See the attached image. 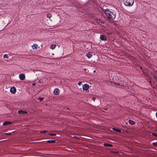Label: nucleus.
Returning a JSON list of instances; mask_svg holds the SVG:
<instances>
[{"label":"nucleus","instance_id":"f257e3e1","mask_svg":"<svg viewBox=\"0 0 157 157\" xmlns=\"http://www.w3.org/2000/svg\"><path fill=\"white\" fill-rule=\"evenodd\" d=\"M105 16L108 20L112 21L116 17V13L114 10H109L108 9H106L105 12Z\"/></svg>","mask_w":157,"mask_h":157},{"label":"nucleus","instance_id":"f03ea898","mask_svg":"<svg viewBox=\"0 0 157 157\" xmlns=\"http://www.w3.org/2000/svg\"><path fill=\"white\" fill-rule=\"evenodd\" d=\"M123 2L125 6H131L133 5L134 1V0H123Z\"/></svg>","mask_w":157,"mask_h":157},{"label":"nucleus","instance_id":"7ed1b4c3","mask_svg":"<svg viewBox=\"0 0 157 157\" xmlns=\"http://www.w3.org/2000/svg\"><path fill=\"white\" fill-rule=\"evenodd\" d=\"M89 86L88 84H85L82 86V88L83 90H87L89 88Z\"/></svg>","mask_w":157,"mask_h":157},{"label":"nucleus","instance_id":"20e7f679","mask_svg":"<svg viewBox=\"0 0 157 157\" xmlns=\"http://www.w3.org/2000/svg\"><path fill=\"white\" fill-rule=\"evenodd\" d=\"M16 91V90L15 87H12L10 88V91L13 94H15Z\"/></svg>","mask_w":157,"mask_h":157},{"label":"nucleus","instance_id":"39448f33","mask_svg":"<svg viewBox=\"0 0 157 157\" xmlns=\"http://www.w3.org/2000/svg\"><path fill=\"white\" fill-rule=\"evenodd\" d=\"M19 78L21 80H23L25 79V76L24 74H20L19 75Z\"/></svg>","mask_w":157,"mask_h":157},{"label":"nucleus","instance_id":"423d86ee","mask_svg":"<svg viewBox=\"0 0 157 157\" xmlns=\"http://www.w3.org/2000/svg\"><path fill=\"white\" fill-rule=\"evenodd\" d=\"M55 95H58L59 93V90L58 88H55L53 91Z\"/></svg>","mask_w":157,"mask_h":157},{"label":"nucleus","instance_id":"0eeeda50","mask_svg":"<svg viewBox=\"0 0 157 157\" xmlns=\"http://www.w3.org/2000/svg\"><path fill=\"white\" fill-rule=\"evenodd\" d=\"M100 39L102 40H106L107 38L106 36L104 35H101Z\"/></svg>","mask_w":157,"mask_h":157},{"label":"nucleus","instance_id":"6e6552de","mask_svg":"<svg viewBox=\"0 0 157 157\" xmlns=\"http://www.w3.org/2000/svg\"><path fill=\"white\" fill-rule=\"evenodd\" d=\"M18 113L19 114H24L27 113V112L25 111H22L21 110H20L18 111Z\"/></svg>","mask_w":157,"mask_h":157},{"label":"nucleus","instance_id":"1a4fd4ad","mask_svg":"<svg viewBox=\"0 0 157 157\" xmlns=\"http://www.w3.org/2000/svg\"><path fill=\"white\" fill-rule=\"evenodd\" d=\"M32 47L33 49H36L37 48L38 45L36 44H34L32 46Z\"/></svg>","mask_w":157,"mask_h":157},{"label":"nucleus","instance_id":"9d476101","mask_svg":"<svg viewBox=\"0 0 157 157\" xmlns=\"http://www.w3.org/2000/svg\"><path fill=\"white\" fill-rule=\"evenodd\" d=\"M12 122L10 121H5L3 123V125H6L8 124H12Z\"/></svg>","mask_w":157,"mask_h":157},{"label":"nucleus","instance_id":"9b49d317","mask_svg":"<svg viewBox=\"0 0 157 157\" xmlns=\"http://www.w3.org/2000/svg\"><path fill=\"white\" fill-rule=\"evenodd\" d=\"M97 21L98 23H101L102 24H104L105 23V21L101 19H98Z\"/></svg>","mask_w":157,"mask_h":157},{"label":"nucleus","instance_id":"f8f14e48","mask_svg":"<svg viewBox=\"0 0 157 157\" xmlns=\"http://www.w3.org/2000/svg\"><path fill=\"white\" fill-rule=\"evenodd\" d=\"M128 122L130 124H131L132 125H134L135 124V122L134 121L131 120H129L128 121Z\"/></svg>","mask_w":157,"mask_h":157},{"label":"nucleus","instance_id":"ddd939ff","mask_svg":"<svg viewBox=\"0 0 157 157\" xmlns=\"http://www.w3.org/2000/svg\"><path fill=\"white\" fill-rule=\"evenodd\" d=\"M113 130L114 131H115L118 132H121V130H120V129H119L118 128H113Z\"/></svg>","mask_w":157,"mask_h":157},{"label":"nucleus","instance_id":"4468645a","mask_svg":"<svg viewBox=\"0 0 157 157\" xmlns=\"http://www.w3.org/2000/svg\"><path fill=\"white\" fill-rule=\"evenodd\" d=\"M86 56L88 58H90L91 57L92 55L90 53H88L86 54Z\"/></svg>","mask_w":157,"mask_h":157},{"label":"nucleus","instance_id":"2eb2a0df","mask_svg":"<svg viewBox=\"0 0 157 157\" xmlns=\"http://www.w3.org/2000/svg\"><path fill=\"white\" fill-rule=\"evenodd\" d=\"M47 16L48 18H50L52 17V14L50 13H47Z\"/></svg>","mask_w":157,"mask_h":157},{"label":"nucleus","instance_id":"dca6fc26","mask_svg":"<svg viewBox=\"0 0 157 157\" xmlns=\"http://www.w3.org/2000/svg\"><path fill=\"white\" fill-rule=\"evenodd\" d=\"M104 146H107L109 147H112L113 145L111 144H104Z\"/></svg>","mask_w":157,"mask_h":157},{"label":"nucleus","instance_id":"f3484780","mask_svg":"<svg viewBox=\"0 0 157 157\" xmlns=\"http://www.w3.org/2000/svg\"><path fill=\"white\" fill-rule=\"evenodd\" d=\"M56 46V45L55 44H52L50 46V48L52 49H54Z\"/></svg>","mask_w":157,"mask_h":157},{"label":"nucleus","instance_id":"a211bd4d","mask_svg":"<svg viewBox=\"0 0 157 157\" xmlns=\"http://www.w3.org/2000/svg\"><path fill=\"white\" fill-rule=\"evenodd\" d=\"M55 141H56L55 140H48L47 141V142L48 143H53L55 142Z\"/></svg>","mask_w":157,"mask_h":157},{"label":"nucleus","instance_id":"6ab92c4d","mask_svg":"<svg viewBox=\"0 0 157 157\" xmlns=\"http://www.w3.org/2000/svg\"><path fill=\"white\" fill-rule=\"evenodd\" d=\"M152 144L154 147L157 146V142L152 143Z\"/></svg>","mask_w":157,"mask_h":157},{"label":"nucleus","instance_id":"aec40b11","mask_svg":"<svg viewBox=\"0 0 157 157\" xmlns=\"http://www.w3.org/2000/svg\"><path fill=\"white\" fill-rule=\"evenodd\" d=\"M12 132H9L7 133H5V135H12Z\"/></svg>","mask_w":157,"mask_h":157},{"label":"nucleus","instance_id":"412c9836","mask_svg":"<svg viewBox=\"0 0 157 157\" xmlns=\"http://www.w3.org/2000/svg\"><path fill=\"white\" fill-rule=\"evenodd\" d=\"M3 58H8V57L7 56V54H4L3 55Z\"/></svg>","mask_w":157,"mask_h":157},{"label":"nucleus","instance_id":"4be33fe9","mask_svg":"<svg viewBox=\"0 0 157 157\" xmlns=\"http://www.w3.org/2000/svg\"><path fill=\"white\" fill-rule=\"evenodd\" d=\"M43 98L39 97L38 98V99L40 101H41L43 100Z\"/></svg>","mask_w":157,"mask_h":157},{"label":"nucleus","instance_id":"5701e85b","mask_svg":"<svg viewBox=\"0 0 157 157\" xmlns=\"http://www.w3.org/2000/svg\"><path fill=\"white\" fill-rule=\"evenodd\" d=\"M47 132L46 130H44L43 131H40V132L41 133H45Z\"/></svg>","mask_w":157,"mask_h":157},{"label":"nucleus","instance_id":"b1692460","mask_svg":"<svg viewBox=\"0 0 157 157\" xmlns=\"http://www.w3.org/2000/svg\"><path fill=\"white\" fill-rule=\"evenodd\" d=\"M152 135L153 136L157 137V134L154 133H152Z\"/></svg>","mask_w":157,"mask_h":157},{"label":"nucleus","instance_id":"393cba45","mask_svg":"<svg viewBox=\"0 0 157 157\" xmlns=\"http://www.w3.org/2000/svg\"><path fill=\"white\" fill-rule=\"evenodd\" d=\"M96 98L95 97H92V100H93V101L94 102L95 101V99Z\"/></svg>","mask_w":157,"mask_h":157},{"label":"nucleus","instance_id":"a878e982","mask_svg":"<svg viewBox=\"0 0 157 157\" xmlns=\"http://www.w3.org/2000/svg\"><path fill=\"white\" fill-rule=\"evenodd\" d=\"M49 135L50 136H56V134H49Z\"/></svg>","mask_w":157,"mask_h":157},{"label":"nucleus","instance_id":"bb28decb","mask_svg":"<svg viewBox=\"0 0 157 157\" xmlns=\"http://www.w3.org/2000/svg\"><path fill=\"white\" fill-rule=\"evenodd\" d=\"M81 82H78V85H79V86H80V85L81 84Z\"/></svg>","mask_w":157,"mask_h":157},{"label":"nucleus","instance_id":"cd10ccee","mask_svg":"<svg viewBox=\"0 0 157 157\" xmlns=\"http://www.w3.org/2000/svg\"><path fill=\"white\" fill-rule=\"evenodd\" d=\"M156 117L157 118V112L156 113Z\"/></svg>","mask_w":157,"mask_h":157},{"label":"nucleus","instance_id":"c85d7f7f","mask_svg":"<svg viewBox=\"0 0 157 157\" xmlns=\"http://www.w3.org/2000/svg\"><path fill=\"white\" fill-rule=\"evenodd\" d=\"M154 78H156V77L155 76H154Z\"/></svg>","mask_w":157,"mask_h":157},{"label":"nucleus","instance_id":"c756f323","mask_svg":"<svg viewBox=\"0 0 157 157\" xmlns=\"http://www.w3.org/2000/svg\"><path fill=\"white\" fill-rule=\"evenodd\" d=\"M117 85H120L119 83H117Z\"/></svg>","mask_w":157,"mask_h":157},{"label":"nucleus","instance_id":"7c9ffc66","mask_svg":"<svg viewBox=\"0 0 157 157\" xmlns=\"http://www.w3.org/2000/svg\"><path fill=\"white\" fill-rule=\"evenodd\" d=\"M114 83L115 84H117V83H115L114 82Z\"/></svg>","mask_w":157,"mask_h":157},{"label":"nucleus","instance_id":"2f4dec72","mask_svg":"<svg viewBox=\"0 0 157 157\" xmlns=\"http://www.w3.org/2000/svg\"><path fill=\"white\" fill-rule=\"evenodd\" d=\"M35 85V83H33V85Z\"/></svg>","mask_w":157,"mask_h":157},{"label":"nucleus","instance_id":"473e14b6","mask_svg":"<svg viewBox=\"0 0 157 157\" xmlns=\"http://www.w3.org/2000/svg\"><path fill=\"white\" fill-rule=\"evenodd\" d=\"M39 82H40V81H39Z\"/></svg>","mask_w":157,"mask_h":157}]
</instances>
